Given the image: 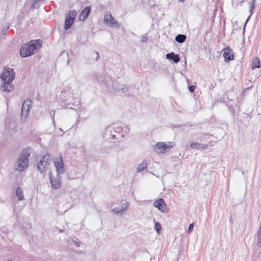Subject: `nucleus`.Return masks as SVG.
I'll list each match as a JSON object with an SVG mask.
<instances>
[{"instance_id": "f257e3e1", "label": "nucleus", "mask_w": 261, "mask_h": 261, "mask_svg": "<svg viewBox=\"0 0 261 261\" xmlns=\"http://www.w3.org/2000/svg\"><path fill=\"white\" fill-rule=\"evenodd\" d=\"M15 74L12 68H5L0 78L3 81V85L1 87L2 90L10 92L13 90L14 87L12 82L14 79Z\"/></svg>"}, {"instance_id": "f03ea898", "label": "nucleus", "mask_w": 261, "mask_h": 261, "mask_svg": "<svg viewBox=\"0 0 261 261\" xmlns=\"http://www.w3.org/2000/svg\"><path fill=\"white\" fill-rule=\"evenodd\" d=\"M41 46V43L40 40H31L22 46L20 50V56L23 58L30 56L33 55L35 50Z\"/></svg>"}, {"instance_id": "7ed1b4c3", "label": "nucleus", "mask_w": 261, "mask_h": 261, "mask_svg": "<svg viewBox=\"0 0 261 261\" xmlns=\"http://www.w3.org/2000/svg\"><path fill=\"white\" fill-rule=\"evenodd\" d=\"M31 151L30 148H24L19 154L15 164V168L17 171L21 172L27 168L29 164V157Z\"/></svg>"}, {"instance_id": "20e7f679", "label": "nucleus", "mask_w": 261, "mask_h": 261, "mask_svg": "<svg viewBox=\"0 0 261 261\" xmlns=\"http://www.w3.org/2000/svg\"><path fill=\"white\" fill-rule=\"evenodd\" d=\"M174 145V142H158L153 147V150L154 152L159 153H164L167 151V149H169Z\"/></svg>"}, {"instance_id": "39448f33", "label": "nucleus", "mask_w": 261, "mask_h": 261, "mask_svg": "<svg viewBox=\"0 0 261 261\" xmlns=\"http://www.w3.org/2000/svg\"><path fill=\"white\" fill-rule=\"evenodd\" d=\"M51 161V158L50 154H46L44 155L38 164V170H39L41 173L45 172L48 168Z\"/></svg>"}, {"instance_id": "423d86ee", "label": "nucleus", "mask_w": 261, "mask_h": 261, "mask_svg": "<svg viewBox=\"0 0 261 261\" xmlns=\"http://www.w3.org/2000/svg\"><path fill=\"white\" fill-rule=\"evenodd\" d=\"M103 21L111 28H120L118 21L112 16L110 13H107L103 17Z\"/></svg>"}, {"instance_id": "0eeeda50", "label": "nucleus", "mask_w": 261, "mask_h": 261, "mask_svg": "<svg viewBox=\"0 0 261 261\" xmlns=\"http://www.w3.org/2000/svg\"><path fill=\"white\" fill-rule=\"evenodd\" d=\"M32 107V101L30 99H27L22 104L21 108V119L24 120L28 118L29 111Z\"/></svg>"}, {"instance_id": "6e6552de", "label": "nucleus", "mask_w": 261, "mask_h": 261, "mask_svg": "<svg viewBox=\"0 0 261 261\" xmlns=\"http://www.w3.org/2000/svg\"><path fill=\"white\" fill-rule=\"evenodd\" d=\"M112 85L114 90L118 93H124L128 89V87L127 85L120 84L116 81L113 82Z\"/></svg>"}, {"instance_id": "1a4fd4ad", "label": "nucleus", "mask_w": 261, "mask_h": 261, "mask_svg": "<svg viewBox=\"0 0 261 261\" xmlns=\"http://www.w3.org/2000/svg\"><path fill=\"white\" fill-rule=\"evenodd\" d=\"M55 166L56 167L57 173L58 175L62 174L65 171V167L63 164V161L62 156L56 159L54 161Z\"/></svg>"}, {"instance_id": "9d476101", "label": "nucleus", "mask_w": 261, "mask_h": 261, "mask_svg": "<svg viewBox=\"0 0 261 261\" xmlns=\"http://www.w3.org/2000/svg\"><path fill=\"white\" fill-rule=\"evenodd\" d=\"M75 15L76 12L74 11L69 12L66 16V20L65 21V30H68L71 27L73 23Z\"/></svg>"}, {"instance_id": "9b49d317", "label": "nucleus", "mask_w": 261, "mask_h": 261, "mask_svg": "<svg viewBox=\"0 0 261 261\" xmlns=\"http://www.w3.org/2000/svg\"><path fill=\"white\" fill-rule=\"evenodd\" d=\"M129 203L127 202L122 203L119 206L114 207L112 209V212L117 215H122L124 212L127 210Z\"/></svg>"}, {"instance_id": "f8f14e48", "label": "nucleus", "mask_w": 261, "mask_h": 261, "mask_svg": "<svg viewBox=\"0 0 261 261\" xmlns=\"http://www.w3.org/2000/svg\"><path fill=\"white\" fill-rule=\"evenodd\" d=\"M49 180L52 187L55 189H58L61 187V182L60 180V176L57 175V177H53L51 174L49 175Z\"/></svg>"}, {"instance_id": "ddd939ff", "label": "nucleus", "mask_w": 261, "mask_h": 261, "mask_svg": "<svg viewBox=\"0 0 261 261\" xmlns=\"http://www.w3.org/2000/svg\"><path fill=\"white\" fill-rule=\"evenodd\" d=\"M153 206L158 208L162 212L164 213L166 211V204L162 199H159L155 201L153 203Z\"/></svg>"}, {"instance_id": "4468645a", "label": "nucleus", "mask_w": 261, "mask_h": 261, "mask_svg": "<svg viewBox=\"0 0 261 261\" xmlns=\"http://www.w3.org/2000/svg\"><path fill=\"white\" fill-rule=\"evenodd\" d=\"M223 56L225 61H229L233 59V54L231 49L228 47L223 50Z\"/></svg>"}, {"instance_id": "2eb2a0df", "label": "nucleus", "mask_w": 261, "mask_h": 261, "mask_svg": "<svg viewBox=\"0 0 261 261\" xmlns=\"http://www.w3.org/2000/svg\"><path fill=\"white\" fill-rule=\"evenodd\" d=\"M90 12L91 8L89 6L86 7L81 12L80 15V19L82 21L85 20L86 19V18L88 16Z\"/></svg>"}, {"instance_id": "dca6fc26", "label": "nucleus", "mask_w": 261, "mask_h": 261, "mask_svg": "<svg viewBox=\"0 0 261 261\" xmlns=\"http://www.w3.org/2000/svg\"><path fill=\"white\" fill-rule=\"evenodd\" d=\"M190 147L192 149H206L207 148L208 145L203 143L193 142L191 143Z\"/></svg>"}, {"instance_id": "f3484780", "label": "nucleus", "mask_w": 261, "mask_h": 261, "mask_svg": "<svg viewBox=\"0 0 261 261\" xmlns=\"http://www.w3.org/2000/svg\"><path fill=\"white\" fill-rule=\"evenodd\" d=\"M148 161L147 160L144 159L143 160L141 164H139L137 167L136 172L137 173L141 172L145 170L147 166Z\"/></svg>"}, {"instance_id": "a211bd4d", "label": "nucleus", "mask_w": 261, "mask_h": 261, "mask_svg": "<svg viewBox=\"0 0 261 261\" xmlns=\"http://www.w3.org/2000/svg\"><path fill=\"white\" fill-rule=\"evenodd\" d=\"M166 56L167 59L173 61L175 63H177L180 60L178 55L174 53L167 54Z\"/></svg>"}, {"instance_id": "6ab92c4d", "label": "nucleus", "mask_w": 261, "mask_h": 261, "mask_svg": "<svg viewBox=\"0 0 261 261\" xmlns=\"http://www.w3.org/2000/svg\"><path fill=\"white\" fill-rule=\"evenodd\" d=\"M16 195L18 197L19 201H22L24 200V195L23 190L20 187H18L16 191Z\"/></svg>"}, {"instance_id": "aec40b11", "label": "nucleus", "mask_w": 261, "mask_h": 261, "mask_svg": "<svg viewBox=\"0 0 261 261\" xmlns=\"http://www.w3.org/2000/svg\"><path fill=\"white\" fill-rule=\"evenodd\" d=\"M255 0H251L249 3V13H250V15L248 17V18L247 19L246 21V22H245V24L247 23V22L248 21V19H249L250 17L251 16V15L253 13V11L254 9V3H255Z\"/></svg>"}, {"instance_id": "412c9836", "label": "nucleus", "mask_w": 261, "mask_h": 261, "mask_svg": "<svg viewBox=\"0 0 261 261\" xmlns=\"http://www.w3.org/2000/svg\"><path fill=\"white\" fill-rule=\"evenodd\" d=\"M252 69L260 67V61L258 58H255L253 59L252 63Z\"/></svg>"}, {"instance_id": "4be33fe9", "label": "nucleus", "mask_w": 261, "mask_h": 261, "mask_svg": "<svg viewBox=\"0 0 261 261\" xmlns=\"http://www.w3.org/2000/svg\"><path fill=\"white\" fill-rule=\"evenodd\" d=\"M186 36L182 34H179L175 37V41L178 43H183L186 39Z\"/></svg>"}, {"instance_id": "5701e85b", "label": "nucleus", "mask_w": 261, "mask_h": 261, "mask_svg": "<svg viewBox=\"0 0 261 261\" xmlns=\"http://www.w3.org/2000/svg\"><path fill=\"white\" fill-rule=\"evenodd\" d=\"M154 228L156 230V232L159 233L160 231L161 230L162 226L160 223L156 222L154 223Z\"/></svg>"}, {"instance_id": "b1692460", "label": "nucleus", "mask_w": 261, "mask_h": 261, "mask_svg": "<svg viewBox=\"0 0 261 261\" xmlns=\"http://www.w3.org/2000/svg\"><path fill=\"white\" fill-rule=\"evenodd\" d=\"M9 28V24H7V25L4 28V29L2 30V34H5L7 31L8 30Z\"/></svg>"}, {"instance_id": "393cba45", "label": "nucleus", "mask_w": 261, "mask_h": 261, "mask_svg": "<svg viewBox=\"0 0 261 261\" xmlns=\"http://www.w3.org/2000/svg\"><path fill=\"white\" fill-rule=\"evenodd\" d=\"M73 242L76 247H79L80 246L81 242L78 239L73 240Z\"/></svg>"}, {"instance_id": "a878e982", "label": "nucleus", "mask_w": 261, "mask_h": 261, "mask_svg": "<svg viewBox=\"0 0 261 261\" xmlns=\"http://www.w3.org/2000/svg\"><path fill=\"white\" fill-rule=\"evenodd\" d=\"M193 227H194V224L193 223H191V224H190V225L189 226V228H188V233H191L193 229Z\"/></svg>"}, {"instance_id": "bb28decb", "label": "nucleus", "mask_w": 261, "mask_h": 261, "mask_svg": "<svg viewBox=\"0 0 261 261\" xmlns=\"http://www.w3.org/2000/svg\"><path fill=\"white\" fill-rule=\"evenodd\" d=\"M147 37L146 35L143 36L141 39V42L145 43V42H147Z\"/></svg>"}, {"instance_id": "cd10ccee", "label": "nucleus", "mask_w": 261, "mask_h": 261, "mask_svg": "<svg viewBox=\"0 0 261 261\" xmlns=\"http://www.w3.org/2000/svg\"><path fill=\"white\" fill-rule=\"evenodd\" d=\"M195 89V87L193 85H191L189 87V90L191 92H194Z\"/></svg>"}, {"instance_id": "c85d7f7f", "label": "nucleus", "mask_w": 261, "mask_h": 261, "mask_svg": "<svg viewBox=\"0 0 261 261\" xmlns=\"http://www.w3.org/2000/svg\"><path fill=\"white\" fill-rule=\"evenodd\" d=\"M179 2H184L185 0H178Z\"/></svg>"}]
</instances>
